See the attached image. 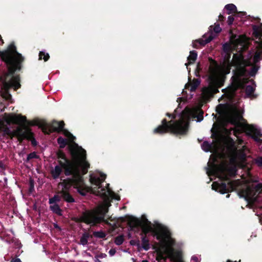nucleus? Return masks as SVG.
<instances>
[{"label":"nucleus","mask_w":262,"mask_h":262,"mask_svg":"<svg viewBox=\"0 0 262 262\" xmlns=\"http://www.w3.org/2000/svg\"><path fill=\"white\" fill-rule=\"evenodd\" d=\"M0 57L5 62L8 72L0 75V87L6 93H8L11 89L16 91L20 88V76L15 75L17 70L21 69V63L24 58L18 53L14 43L9 45L7 50L0 51Z\"/></svg>","instance_id":"obj_1"},{"label":"nucleus","mask_w":262,"mask_h":262,"mask_svg":"<svg viewBox=\"0 0 262 262\" xmlns=\"http://www.w3.org/2000/svg\"><path fill=\"white\" fill-rule=\"evenodd\" d=\"M69 151L72 157L70 160L62 150L56 153L58 165L51 170L52 178L56 180L59 178L63 172L65 176L69 177L78 169L90 164L86 160V150L77 143L69 146Z\"/></svg>","instance_id":"obj_2"},{"label":"nucleus","mask_w":262,"mask_h":262,"mask_svg":"<svg viewBox=\"0 0 262 262\" xmlns=\"http://www.w3.org/2000/svg\"><path fill=\"white\" fill-rule=\"evenodd\" d=\"M211 172L212 174L219 177L222 181H225L220 184L213 183L212 189L218 191L222 194L228 193L234 191L237 186L236 181L230 180L229 177L235 174L236 170L233 168H228L224 164H213L210 170L207 171L208 175Z\"/></svg>","instance_id":"obj_3"},{"label":"nucleus","mask_w":262,"mask_h":262,"mask_svg":"<svg viewBox=\"0 0 262 262\" xmlns=\"http://www.w3.org/2000/svg\"><path fill=\"white\" fill-rule=\"evenodd\" d=\"M128 225L131 230L135 228H141V236H146L147 234L151 232L154 236H156L158 241L165 242L166 239L170 237V232L165 226L158 224L155 229L151 227V223L147 219H145V224L138 218L132 217L128 222Z\"/></svg>","instance_id":"obj_4"},{"label":"nucleus","mask_w":262,"mask_h":262,"mask_svg":"<svg viewBox=\"0 0 262 262\" xmlns=\"http://www.w3.org/2000/svg\"><path fill=\"white\" fill-rule=\"evenodd\" d=\"M250 62L244 59L242 54H234L231 60V65L235 68L233 70L235 76L232 77L233 82L229 88L231 95H234L236 91L242 86V83L239 78L245 75L246 72V67L250 65Z\"/></svg>","instance_id":"obj_5"},{"label":"nucleus","mask_w":262,"mask_h":262,"mask_svg":"<svg viewBox=\"0 0 262 262\" xmlns=\"http://www.w3.org/2000/svg\"><path fill=\"white\" fill-rule=\"evenodd\" d=\"M188 127V124L182 119L168 121L164 118L162 120L161 124L153 130V133L160 135L167 133L185 135L187 134Z\"/></svg>","instance_id":"obj_6"},{"label":"nucleus","mask_w":262,"mask_h":262,"mask_svg":"<svg viewBox=\"0 0 262 262\" xmlns=\"http://www.w3.org/2000/svg\"><path fill=\"white\" fill-rule=\"evenodd\" d=\"M108 212V208L106 206H101L99 208L91 211L83 212L80 217V221L86 224L95 225L101 223L112 226L113 227H117L116 222L112 225L108 221H113L112 216L105 219L106 214Z\"/></svg>","instance_id":"obj_7"},{"label":"nucleus","mask_w":262,"mask_h":262,"mask_svg":"<svg viewBox=\"0 0 262 262\" xmlns=\"http://www.w3.org/2000/svg\"><path fill=\"white\" fill-rule=\"evenodd\" d=\"M90 164H89L74 172L70 176L66 178L64 182L66 188L73 187L82 196H85L88 192V189L84 182L83 176L88 172Z\"/></svg>","instance_id":"obj_8"},{"label":"nucleus","mask_w":262,"mask_h":262,"mask_svg":"<svg viewBox=\"0 0 262 262\" xmlns=\"http://www.w3.org/2000/svg\"><path fill=\"white\" fill-rule=\"evenodd\" d=\"M106 177V174L101 173L100 177L91 176L90 178L91 183L95 186L92 188V192L103 199H107L110 196L113 198L115 195L112 190L109 188L106 189L102 186V183L104 181Z\"/></svg>","instance_id":"obj_9"},{"label":"nucleus","mask_w":262,"mask_h":262,"mask_svg":"<svg viewBox=\"0 0 262 262\" xmlns=\"http://www.w3.org/2000/svg\"><path fill=\"white\" fill-rule=\"evenodd\" d=\"M253 35L256 39H258L259 41H256L258 43L257 51L253 56V62L256 64L262 58V24L259 26L254 25L253 26Z\"/></svg>","instance_id":"obj_10"},{"label":"nucleus","mask_w":262,"mask_h":262,"mask_svg":"<svg viewBox=\"0 0 262 262\" xmlns=\"http://www.w3.org/2000/svg\"><path fill=\"white\" fill-rule=\"evenodd\" d=\"M14 135L17 137L20 143L26 139L31 141L32 146H36L37 145V142L34 138V134L30 128H26L24 129L23 128L18 127L14 132Z\"/></svg>","instance_id":"obj_11"},{"label":"nucleus","mask_w":262,"mask_h":262,"mask_svg":"<svg viewBox=\"0 0 262 262\" xmlns=\"http://www.w3.org/2000/svg\"><path fill=\"white\" fill-rule=\"evenodd\" d=\"M209 84L208 88L204 91L205 95L208 97H213L214 95L219 92V89L224 85V80L219 78L214 77V79L208 80Z\"/></svg>","instance_id":"obj_12"},{"label":"nucleus","mask_w":262,"mask_h":262,"mask_svg":"<svg viewBox=\"0 0 262 262\" xmlns=\"http://www.w3.org/2000/svg\"><path fill=\"white\" fill-rule=\"evenodd\" d=\"M65 124L63 121H57L53 120L50 124L45 123L42 125V130L45 134L56 132L60 133L64 127Z\"/></svg>","instance_id":"obj_13"},{"label":"nucleus","mask_w":262,"mask_h":262,"mask_svg":"<svg viewBox=\"0 0 262 262\" xmlns=\"http://www.w3.org/2000/svg\"><path fill=\"white\" fill-rule=\"evenodd\" d=\"M210 64L208 68V80L212 79L213 80L214 77L219 76L220 67L217 62L211 57L208 58Z\"/></svg>","instance_id":"obj_14"},{"label":"nucleus","mask_w":262,"mask_h":262,"mask_svg":"<svg viewBox=\"0 0 262 262\" xmlns=\"http://www.w3.org/2000/svg\"><path fill=\"white\" fill-rule=\"evenodd\" d=\"M245 132L248 136L251 137L257 142H260L259 137H262V134L260 129L257 128L253 125L247 124L245 128Z\"/></svg>","instance_id":"obj_15"},{"label":"nucleus","mask_w":262,"mask_h":262,"mask_svg":"<svg viewBox=\"0 0 262 262\" xmlns=\"http://www.w3.org/2000/svg\"><path fill=\"white\" fill-rule=\"evenodd\" d=\"M61 182V185L63 186V189L60 191V194H61V196L62 199L68 203H73L75 202V200L72 196V195L69 192V190L71 188H66V184L64 182L66 181V179H60Z\"/></svg>","instance_id":"obj_16"},{"label":"nucleus","mask_w":262,"mask_h":262,"mask_svg":"<svg viewBox=\"0 0 262 262\" xmlns=\"http://www.w3.org/2000/svg\"><path fill=\"white\" fill-rule=\"evenodd\" d=\"M261 188V184H258L255 187V192H253V190L250 187L247 188L246 190H244L243 192L247 198H250L254 201H256L258 195L257 193L259 192Z\"/></svg>","instance_id":"obj_17"},{"label":"nucleus","mask_w":262,"mask_h":262,"mask_svg":"<svg viewBox=\"0 0 262 262\" xmlns=\"http://www.w3.org/2000/svg\"><path fill=\"white\" fill-rule=\"evenodd\" d=\"M252 82L254 85H247L245 89V93L247 97L251 99H254L257 98L258 95L254 94V92L256 89V84L253 80H252Z\"/></svg>","instance_id":"obj_18"},{"label":"nucleus","mask_w":262,"mask_h":262,"mask_svg":"<svg viewBox=\"0 0 262 262\" xmlns=\"http://www.w3.org/2000/svg\"><path fill=\"white\" fill-rule=\"evenodd\" d=\"M173 249H171L170 250H166L165 251V253L167 254L168 255V257L173 258ZM167 258V257L164 256V253L161 251L159 250L157 252V255L156 257V260L158 261H160L161 260H164V261H166Z\"/></svg>","instance_id":"obj_19"},{"label":"nucleus","mask_w":262,"mask_h":262,"mask_svg":"<svg viewBox=\"0 0 262 262\" xmlns=\"http://www.w3.org/2000/svg\"><path fill=\"white\" fill-rule=\"evenodd\" d=\"M225 10L227 11V14L233 13H238L240 16L243 17L246 14L245 12H237L236 7L233 4H227L225 7Z\"/></svg>","instance_id":"obj_20"},{"label":"nucleus","mask_w":262,"mask_h":262,"mask_svg":"<svg viewBox=\"0 0 262 262\" xmlns=\"http://www.w3.org/2000/svg\"><path fill=\"white\" fill-rule=\"evenodd\" d=\"M11 120L16 124H21L26 123L27 122V118L21 114L15 115L12 117Z\"/></svg>","instance_id":"obj_21"},{"label":"nucleus","mask_w":262,"mask_h":262,"mask_svg":"<svg viewBox=\"0 0 262 262\" xmlns=\"http://www.w3.org/2000/svg\"><path fill=\"white\" fill-rule=\"evenodd\" d=\"M198 56V54L196 51L193 50L190 52V54L189 56L187 57L188 62L185 63V66L188 68V66L191 64H193L195 62Z\"/></svg>","instance_id":"obj_22"},{"label":"nucleus","mask_w":262,"mask_h":262,"mask_svg":"<svg viewBox=\"0 0 262 262\" xmlns=\"http://www.w3.org/2000/svg\"><path fill=\"white\" fill-rule=\"evenodd\" d=\"M224 50L226 52V54L224 56V64L227 63L229 64L231 63V61H230L231 53L230 51V49L229 46H226L225 45L223 46Z\"/></svg>","instance_id":"obj_23"},{"label":"nucleus","mask_w":262,"mask_h":262,"mask_svg":"<svg viewBox=\"0 0 262 262\" xmlns=\"http://www.w3.org/2000/svg\"><path fill=\"white\" fill-rule=\"evenodd\" d=\"M93 238V235L90 234L88 232H84L80 237V244L84 246L88 244V239Z\"/></svg>","instance_id":"obj_24"},{"label":"nucleus","mask_w":262,"mask_h":262,"mask_svg":"<svg viewBox=\"0 0 262 262\" xmlns=\"http://www.w3.org/2000/svg\"><path fill=\"white\" fill-rule=\"evenodd\" d=\"M142 241V247L146 251H147L150 248L149 241L147 238L146 236H141Z\"/></svg>","instance_id":"obj_25"},{"label":"nucleus","mask_w":262,"mask_h":262,"mask_svg":"<svg viewBox=\"0 0 262 262\" xmlns=\"http://www.w3.org/2000/svg\"><path fill=\"white\" fill-rule=\"evenodd\" d=\"M50 208L54 213L60 215H61V209L57 204H50Z\"/></svg>","instance_id":"obj_26"},{"label":"nucleus","mask_w":262,"mask_h":262,"mask_svg":"<svg viewBox=\"0 0 262 262\" xmlns=\"http://www.w3.org/2000/svg\"><path fill=\"white\" fill-rule=\"evenodd\" d=\"M213 39L212 35H210L207 39H200L196 40V42L199 43L200 46H205L207 43L210 42Z\"/></svg>","instance_id":"obj_27"},{"label":"nucleus","mask_w":262,"mask_h":262,"mask_svg":"<svg viewBox=\"0 0 262 262\" xmlns=\"http://www.w3.org/2000/svg\"><path fill=\"white\" fill-rule=\"evenodd\" d=\"M92 235L93 237L94 236L98 238H105L106 236V234L104 231L100 230L93 232Z\"/></svg>","instance_id":"obj_28"},{"label":"nucleus","mask_w":262,"mask_h":262,"mask_svg":"<svg viewBox=\"0 0 262 262\" xmlns=\"http://www.w3.org/2000/svg\"><path fill=\"white\" fill-rule=\"evenodd\" d=\"M57 141V143L59 144V147L60 148H64L68 144L67 140L62 137H58Z\"/></svg>","instance_id":"obj_29"},{"label":"nucleus","mask_w":262,"mask_h":262,"mask_svg":"<svg viewBox=\"0 0 262 262\" xmlns=\"http://www.w3.org/2000/svg\"><path fill=\"white\" fill-rule=\"evenodd\" d=\"M200 84V81L199 79H194L193 80L192 83L190 84V90L191 92H194L198 86Z\"/></svg>","instance_id":"obj_30"},{"label":"nucleus","mask_w":262,"mask_h":262,"mask_svg":"<svg viewBox=\"0 0 262 262\" xmlns=\"http://www.w3.org/2000/svg\"><path fill=\"white\" fill-rule=\"evenodd\" d=\"M212 147L211 144L209 143L208 141H204L202 144V148L203 150L206 152H208L210 150Z\"/></svg>","instance_id":"obj_31"},{"label":"nucleus","mask_w":262,"mask_h":262,"mask_svg":"<svg viewBox=\"0 0 262 262\" xmlns=\"http://www.w3.org/2000/svg\"><path fill=\"white\" fill-rule=\"evenodd\" d=\"M50 58L49 54L43 51H40L39 53V59H43L45 61H47Z\"/></svg>","instance_id":"obj_32"},{"label":"nucleus","mask_w":262,"mask_h":262,"mask_svg":"<svg viewBox=\"0 0 262 262\" xmlns=\"http://www.w3.org/2000/svg\"><path fill=\"white\" fill-rule=\"evenodd\" d=\"M61 200V198L58 195H55L53 197L50 198L49 203L50 204H57V202H59Z\"/></svg>","instance_id":"obj_33"},{"label":"nucleus","mask_w":262,"mask_h":262,"mask_svg":"<svg viewBox=\"0 0 262 262\" xmlns=\"http://www.w3.org/2000/svg\"><path fill=\"white\" fill-rule=\"evenodd\" d=\"M197 115L196 117L197 118V121L201 122L203 120L204 117V112L201 108H198L196 110Z\"/></svg>","instance_id":"obj_34"},{"label":"nucleus","mask_w":262,"mask_h":262,"mask_svg":"<svg viewBox=\"0 0 262 262\" xmlns=\"http://www.w3.org/2000/svg\"><path fill=\"white\" fill-rule=\"evenodd\" d=\"M124 238L123 235L117 236L115 239V243L116 245L120 246L122 245L124 242Z\"/></svg>","instance_id":"obj_35"},{"label":"nucleus","mask_w":262,"mask_h":262,"mask_svg":"<svg viewBox=\"0 0 262 262\" xmlns=\"http://www.w3.org/2000/svg\"><path fill=\"white\" fill-rule=\"evenodd\" d=\"M61 132H62L64 135L69 138L71 140V141H74L76 139V137L74 136L68 130L63 128V130H62Z\"/></svg>","instance_id":"obj_36"},{"label":"nucleus","mask_w":262,"mask_h":262,"mask_svg":"<svg viewBox=\"0 0 262 262\" xmlns=\"http://www.w3.org/2000/svg\"><path fill=\"white\" fill-rule=\"evenodd\" d=\"M259 68V67L256 64L253 66L249 73L250 75L252 77L255 76Z\"/></svg>","instance_id":"obj_37"},{"label":"nucleus","mask_w":262,"mask_h":262,"mask_svg":"<svg viewBox=\"0 0 262 262\" xmlns=\"http://www.w3.org/2000/svg\"><path fill=\"white\" fill-rule=\"evenodd\" d=\"M38 156L36 155L35 152H32L28 154L26 162H28L31 159H37Z\"/></svg>","instance_id":"obj_38"},{"label":"nucleus","mask_w":262,"mask_h":262,"mask_svg":"<svg viewBox=\"0 0 262 262\" xmlns=\"http://www.w3.org/2000/svg\"><path fill=\"white\" fill-rule=\"evenodd\" d=\"M210 28L211 29H212L213 28V31L215 33H219L221 32L222 31V29L220 27V25L219 24H215L214 25V26H210Z\"/></svg>","instance_id":"obj_39"},{"label":"nucleus","mask_w":262,"mask_h":262,"mask_svg":"<svg viewBox=\"0 0 262 262\" xmlns=\"http://www.w3.org/2000/svg\"><path fill=\"white\" fill-rule=\"evenodd\" d=\"M34 191V181L33 180H30L29 182V188L28 190L29 193H32Z\"/></svg>","instance_id":"obj_40"},{"label":"nucleus","mask_w":262,"mask_h":262,"mask_svg":"<svg viewBox=\"0 0 262 262\" xmlns=\"http://www.w3.org/2000/svg\"><path fill=\"white\" fill-rule=\"evenodd\" d=\"M129 243L132 246H137L138 248L140 247V243L139 240L132 239Z\"/></svg>","instance_id":"obj_41"},{"label":"nucleus","mask_w":262,"mask_h":262,"mask_svg":"<svg viewBox=\"0 0 262 262\" xmlns=\"http://www.w3.org/2000/svg\"><path fill=\"white\" fill-rule=\"evenodd\" d=\"M225 73L226 74H229L230 72L231 67H233L232 65H231V63H229V64L225 63Z\"/></svg>","instance_id":"obj_42"},{"label":"nucleus","mask_w":262,"mask_h":262,"mask_svg":"<svg viewBox=\"0 0 262 262\" xmlns=\"http://www.w3.org/2000/svg\"><path fill=\"white\" fill-rule=\"evenodd\" d=\"M234 20V18L233 15L229 16L228 17L227 23L228 25H231Z\"/></svg>","instance_id":"obj_43"},{"label":"nucleus","mask_w":262,"mask_h":262,"mask_svg":"<svg viewBox=\"0 0 262 262\" xmlns=\"http://www.w3.org/2000/svg\"><path fill=\"white\" fill-rule=\"evenodd\" d=\"M2 132H4V135H10L11 134V130L7 127L3 128Z\"/></svg>","instance_id":"obj_44"},{"label":"nucleus","mask_w":262,"mask_h":262,"mask_svg":"<svg viewBox=\"0 0 262 262\" xmlns=\"http://www.w3.org/2000/svg\"><path fill=\"white\" fill-rule=\"evenodd\" d=\"M256 163L258 165V166L262 167V157H258L256 160Z\"/></svg>","instance_id":"obj_45"},{"label":"nucleus","mask_w":262,"mask_h":262,"mask_svg":"<svg viewBox=\"0 0 262 262\" xmlns=\"http://www.w3.org/2000/svg\"><path fill=\"white\" fill-rule=\"evenodd\" d=\"M116 253V250L114 248H112L110 250L108 253L111 256H114Z\"/></svg>","instance_id":"obj_46"},{"label":"nucleus","mask_w":262,"mask_h":262,"mask_svg":"<svg viewBox=\"0 0 262 262\" xmlns=\"http://www.w3.org/2000/svg\"><path fill=\"white\" fill-rule=\"evenodd\" d=\"M166 115L169 118H171L172 119H174L176 118V115L174 114H171L169 113H167L166 114Z\"/></svg>","instance_id":"obj_47"},{"label":"nucleus","mask_w":262,"mask_h":262,"mask_svg":"<svg viewBox=\"0 0 262 262\" xmlns=\"http://www.w3.org/2000/svg\"><path fill=\"white\" fill-rule=\"evenodd\" d=\"M191 261L193 262H199V258L196 256H193L191 257Z\"/></svg>","instance_id":"obj_48"},{"label":"nucleus","mask_w":262,"mask_h":262,"mask_svg":"<svg viewBox=\"0 0 262 262\" xmlns=\"http://www.w3.org/2000/svg\"><path fill=\"white\" fill-rule=\"evenodd\" d=\"M225 19V17L221 14L219 16V20L220 21H224Z\"/></svg>","instance_id":"obj_49"},{"label":"nucleus","mask_w":262,"mask_h":262,"mask_svg":"<svg viewBox=\"0 0 262 262\" xmlns=\"http://www.w3.org/2000/svg\"><path fill=\"white\" fill-rule=\"evenodd\" d=\"M200 45L198 42H196V40L193 42V47L194 48H199L200 47Z\"/></svg>","instance_id":"obj_50"},{"label":"nucleus","mask_w":262,"mask_h":262,"mask_svg":"<svg viewBox=\"0 0 262 262\" xmlns=\"http://www.w3.org/2000/svg\"><path fill=\"white\" fill-rule=\"evenodd\" d=\"M11 262H21V260L18 258H13Z\"/></svg>","instance_id":"obj_51"},{"label":"nucleus","mask_w":262,"mask_h":262,"mask_svg":"<svg viewBox=\"0 0 262 262\" xmlns=\"http://www.w3.org/2000/svg\"><path fill=\"white\" fill-rule=\"evenodd\" d=\"M105 256H106V255L105 254H103V253H101L99 255H97V257H99L100 258H103L105 257Z\"/></svg>","instance_id":"obj_52"},{"label":"nucleus","mask_w":262,"mask_h":262,"mask_svg":"<svg viewBox=\"0 0 262 262\" xmlns=\"http://www.w3.org/2000/svg\"><path fill=\"white\" fill-rule=\"evenodd\" d=\"M178 259L176 262H184L183 260L182 259L181 256L179 255V254H178Z\"/></svg>","instance_id":"obj_53"},{"label":"nucleus","mask_w":262,"mask_h":262,"mask_svg":"<svg viewBox=\"0 0 262 262\" xmlns=\"http://www.w3.org/2000/svg\"><path fill=\"white\" fill-rule=\"evenodd\" d=\"M4 43V40L2 39L1 35H0V45H3Z\"/></svg>","instance_id":"obj_54"},{"label":"nucleus","mask_w":262,"mask_h":262,"mask_svg":"<svg viewBox=\"0 0 262 262\" xmlns=\"http://www.w3.org/2000/svg\"><path fill=\"white\" fill-rule=\"evenodd\" d=\"M234 135H236V134L237 133L239 134V130L238 129H235L234 131Z\"/></svg>","instance_id":"obj_55"},{"label":"nucleus","mask_w":262,"mask_h":262,"mask_svg":"<svg viewBox=\"0 0 262 262\" xmlns=\"http://www.w3.org/2000/svg\"><path fill=\"white\" fill-rule=\"evenodd\" d=\"M96 259H95V262H101V260H100L98 258L95 257Z\"/></svg>","instance_id":"obj_56"},{"label":"nucleus","mask_w":262,"mask_h":262,"mask_svg":"<svg viewBox=\"0 0 262 262\" xmlns=\"http://www.w3.org/2000/svg\"><path fill=\"white\" fill-rule=\"evenodd\" d=\"M3 127L0 125V133L2 132Z\"/></svg>","instance_id":"obj_57"},{"label":"nucleus","mask_w":262,"mask_h":262,"mask_svg":"<svg viewBox=\"0 0 262 262\" xmlns=\"http://www.w3.org/2000/svg\"><path fill=\"white\" fill-rule=\"evenodd\" d=\"M230 197V194H228L227 195H226V198H229Z\"/></svg>","instance_id":"obj_58"},{"label":"nucleus","mask_w":262,"mask_h":262,"mask_svg":"<svg viewBox=\"0 0 262 262\" xmlns=\"http://www.w3.org/2000/svg\"><path fill=\"white\" fill-rule=\"evenodd\" d=\"M225 90V89H223L222 91L224 92Z\"/></svg>","instance_id":"obj_59"}]
</instances>
